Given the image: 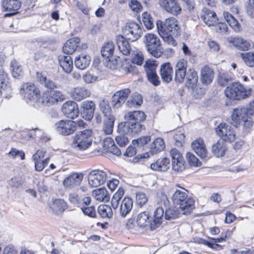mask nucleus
Returning <instances> with one entry per match:
<instances>
[{
    "label": "nucleus",
    "instance_id": "nucleus-1",
    "mask_svg": "<svg viewBox=\"0 0 254 254\" xmlns=\"http://www.w3.org/2000/svg\"><path fill=\"white\" fill-rule=\"evenodd\" d=\"M158 196L161 199L160 201H158V203L160 204L161 206L156 209L154 214V218L152 222H151V218L148 212H142L138 215L136 219V223L140 227H145L150 224L151 229L154 230L162 223V219L164 212L162 205H167L169 201L167 196L165 194L161 193L158 194Z\"/></svg>",
    "mask_w": 254,
    "mask_h": 254
},
{
    "label": "nucleus",
    "instance_id": "nucleus-2",
    "mask_svg": "<svg viewBox=\"0 0 254 254\" xmlns=\"http://www.w3.org/2000/svg\"><path fill=\"white\" fill-rule=\"evenodd\" d=\"M146 117V115L142 111L129 112L125 116L127 121L119 124L118 130L125 133H138L144 127L141 123L145 120Z\"/></svg>",
    "mask_w": 254,
    "mask_h": 254
},
{
    "label": "nucleus",
    "instance_id": "nucleus-3",
    "mask_svg": "<svg viewBox=\"0 0 254 254\" xmlns=\"http://www.w3.org/2000/svg\"><path fill=\"white\" fill-rule=\"evenodd\" d=\"M188 191L183 189V190H177L172 196L174 203H180V210L184 214L190 213L193 209L194 200L191 198H188Z\"/></svg>",
    "mask_w": 254,
    "mask_h": 254
},
{
    "label": "nucleus",
    "instance_id": "nucleus-4",
    "mask_svg": "<svg viewBox=\"0 0 254 254\" xmlns=\"http://www.w3.org/2000/svg\"><path fill=\"white\" fill-rule=\"evenodd\" d=\"M91 135L92 130L91 129H85L77 132L72 137V147L80 151L87 149L92 144Z\"/></svg>",
    "mask_w": 254,
    "mask_h": 254
},
{
    "label": "nucleus",
    "instance_id": "nucleus-5",
    "mask_svg": "<svg viewBox=\"0 0 254 254\" xmlns=\"http://www.w3.org/2000/svg\"><path fill=\"white\" fill-rule=\"evenodd\" d=\"M225 96L232 100H241L246 98L251 94V89L244 87L239 83H232L225 89Z\"/></svg>",
    "mask_w": 254,
    "mask_h": 254
},
{
    "label": "nucleus",
    "instance_id": "nucleus-6",
    "mask_svg": "<svg viewBox=\"0 0 254 254\" xmlns=\"http://www.w3.org/2000/svg\"><path fill=\"white\" fill-rule=\"evenodd\" d=\"M254 113V101L251 102L248 107H241L234 109L231 115V124L238 127L247 117Z\"/></svg>",
    "mask_w": 254,
    "mask_h": 254
},
{
    "label": "nucleus",
    "instance_id": "nucleus-7",
    "mask_svg": "<svg viewBox=\"0 0 254 254\" xmlns=\"http://www.w3.org/2000/svg\"><path fill=\"white\" fill-rule=\"evenodd\" d=\"M144 43L147 51L152 56L159 58L162 55L163 50L161 42L156 35L146 34L144 36Z\"/></svg>",
    "mask_w": 254,
    "mask_h": 254
},
{
    "label": "nucleus",
    "instance_id": "nucleus-8",
    "mask_svg": "<svg viewBox=\"0 0 254 254\" xmlns=\"http://www.w3.org/2000/svg\"><path fill=\"white\" fill-rule=\"evenodd\" d=\"M123 36L131 42L139 39L143 34L140 26L135 22L127 23L123 28Z\"/></svg>",
    "mask_w": 254,
    "mask_h": 254
},
{
    "label": "nucleus",
    "instance_id": "nucleus-9",
    "mask_svg": "<svg viewBox=\"0 0 254 254\" xmlns=\"http://www.w3.org/2000/svg\"><path fill=\"white\" fill-rule=\"evenodd\" d=\"M158 32H163L172 33L173 35H178L180 27L177 20L174 17H169L164 22L161 21L156 22Z\"/></svg>",
    "mask_w": 254,
    "mask_h": 254
},
{
    "label": "nucleus",
    "instance_id": "nucleus-10",
    "mask_svg": "<svg viewBox=\"0 0 254 254\" xmlns=\"http://www.w3.org/2000/svg\"><path fill=\"white\" fill-rule=\"evenodd\" d=\"M55 129L62 135H69L76 131V124L70 120H61L55 124Z\"/></svg>",
    "mask_w": 254,
    "mask_h": 254
},
{
    "label": "nucleus",
    "instance_id": "nucleus-11",
    "mask_svg": "<svg viewBox=\"0 0 254 254\" xmlns=\"http://www.w3.org/2000/svg\"><path fill=\"white\" fill-rule=\"evenodd\" d=\"M217 135L223 141L233 142L236 138V132L234 128L225 123L219 124L215 129Z\"/></svg>",
    "mask_w": 254,
    "mask_h": 254
},
{
    "label": "nucleus",
    "instance_id": "nucleus-12",
    "mask_svg": "<svg viewBox=\"0 0 254 254\" xmlns=\"http://www.w3.org/2000/svg\"><path fill=\"white\" fill-rule=\"evenodd\" d=\"M84 174L82 173L72 172L63 180V185L65 189H74L80 186Z\"/></svg>",
    "mask_w": 254,
    "mask_h": 254
},
{
    "label": "nucleus",
    "instance_id": "nucleus-13",
    "mask_svg": "<svg viewBox=\"0 0 254 254\" xmlns=\"http://www.w3.org/2000/svg\"><path fill=\"white\" fill-rule=\"evenodd\" d=\"M64 99V95L59 90H51L44 93L42 97V103L47 106L55 104Z\"/></svg>",
    "mask_w": 254,
    "mask_h": 254
},
{
    "label": "nucleus",
    "instance_id": "nucleus-14",
    "mask_svg": "<svg viewBox=\"0 0 254 254\" xmlns=\"http://www.w3.org/2000/svg\"><path fill=\"white\" fill-rule=\"evenodd\" d=\"M88 179V184L90 187H97L106 182L107 174L102 170H93L89 173Z\"/></svg>",
    "mask_w": 254,
    "mask_h": 254
},
{
    "label": "nucleus",
    "instance_id": "nucleus-15",
    "mask_svg": "<svg viewBox=\"0 0 254 254\" xmlns=\"http://www.w3.org/2000/svg\"><path fill=\"white\" fill-rule=\"evenodd\" d=\"M130 92L129 88H125L116 92L112 98L113 106L115 108H118L123 105L130 94Z\"/></svg>",
    "mask_w": 254,
    "mask_h": 254
},
{
    "label": "nucleus",
    "instance_id": "nucleus-16",
    "mask_svg": "<svg viewBox=\"0 0 254 254\" xmlns=\"http://www.w3.org/2000/svg\"><path fill=\"white\" fill-rule=\"evenodd\" d=\"M63 114L67 118L74 119L79 114V110L77 104L72 101H68L64 103L62 109Z\"/></svg>",
    "mask_w": 254,
    "mask_h": 254
},
{
    "label": "nucleus",
    "instance_id": "nucleus-17",
    "mask_svg": "<svg viewBox=\"0 0 254 254\" xmlns=\"http://www.w3.org/2000/svg\"><path fill=\"white\" fill-rule=\"evenodd\" d=\"M20 7L21 3L18 0H4L2 3L3 10L8 12L4 15L5 16L17 14Z\"/></svg>",
    "mask_w": 254,
    "mask_h": 254
},
{
    "label": "nucleus",
    "instance_id": "nucleus-18",
    "mask_svg": "<svg viewBox=\"0 0 254 254\" xmlns=\"http://www.w3.org/2000/svg\"><path fill=\"white\" fill-rule=\"evenodd\" d=\"M187 62L184 59L179 60L175 66V80L177 82L184 81L187 72Z\"/></svg>",
    "mask_w": 254,
    "mask_h": 254
},
{
    "label": "nucleus",
    "instance_id": "nucleus-19",
    "mask_svg": "<svg viewBox=\"0 0 254 254\" xmlns=\"http://www.w3.org/2000/svg\"><path fill=\"white\" fill-rule=\"evenodd\" d=\"M159 4L160 6L173 15H177L181 11V8L176 0H159Z\"/></svg>",
    "mask_w": 254,
    "mask_h": 254
},
{
    "label": "nucleus",
    "instance_id": "nucleus-20",
    "mask_svg": "<svg viewBox=\"0 0 254 254\" xmlns=\"http://www.w3.org/2000/svg\"><path fill=\"white\" fill-rule=\"evenodd\" d=\"M21 90V94H23L25 98L30 100L38 98L40 96L39 90L33 84L24 83L22 85Z\"/></svg>",
    "mask_w": 254,
    "mask_h": 254
},
{
    "label": "nucleus",
    "instance_id": "nucleus-21",
    "mask_svg": "<svg viewBox=\"0 0 254 254\" xmlns=\"http://www.w3.org/2000/svg\"><path fill=\"white\" fill-rule=\"evenodd\" d=\"M228 41L237 49L243 51H248L253 47V45L250 42L242 37H231L229 39Z\"/></svg>",
    "mask_w": 254,
    "mask_h": 254
},
{
    "label": "nucleus",
    "instance_id": "nucleus-22",
    "mask_svg": "<svg viewBox=\"0 0 254 254\" xmlns=\"http://www.w3.org/2000/svg\"><path fill=\"white\" fill-rule=\"evenodd\" d=\"M69 93L74 100L80 101L89 97L90 91L85 87L78 86L71 89Z\"/></svg>",
    "mask_w": 254,
    "mask_h": 254
},
{
    "label": "nucleus",
    "instance_id": "nucleus-23",
    "mask_svg": "<svg viewBox=\"0 0 254 254\" xmlns=\"http://www.w3.org/2000/svg\"><path fill=\"white\" fill-rule=\"evenodd\" d=\"M191 147L194 151L201 158L205 159L207 157L208 152L202 139L198 138L192 142Z\"/></svg>",
    "mask_w": 254,
    "mask_h": 254
},
{
    "label": "nucleus",
    "instance_id": "nucleus-24",
    "mask_svg": "<svg viewBox=\"0 0 254 254\" xmlns=\"http://www.w3.org/2000/svg\"><path fill=\"white\" fill-rule=\"evenodd\" d=\"M161 78L164 82H170L173 77V67L169 63L162 64L160 70Z\"/></svg>",
    "mask_w": 254,
    "mask_h": 254
},
{
    "label": "nucleus",
    "instance_id": "nucleus-25",
    "mask_svg": "<svg viewBox=\"0 0 254 254\" xmlns=\"http://www.w3.org/2000/svg\"><path fill=\"white\" fill-rule=\"evenodd\" d=\"M123 36L119 35L117 38V44L120 52L124 55H130L132 50L128 42Z\"/></svg>",
    "mask_w": 254,
    "mask_h": 254
},
{
    "label": "nucleus",
    "instance_id": "nucleus-26",
    "mask_svg": "<svg viewBox=\"0 0 254 254\" xmlns=\"http://www.w3.org/2000/svg\"><path fill=\"white\" fill-rule=\"evenodd\" d=\"M82 114L87 120H91L93 117L95 105L93 101H85L82 103Z\"/></svg>",
    "mask_w": 254,
    "mask_h": 254
},
{
    "label": "nucleus",
    "instance_id": "nucleus-27",
    "mask_svg": "<svg viewBox=\"0 0 254 254\" xmlns=\"http://www.w3.org/2000/svg\"><path fill=\"white\" fill-rule=\"evenodd\" d=\"M214 78L213 70L208 66H203L200 72V80L202 84L208 85L211 83Z\"/></svg>",
    "mask_w": 254,
    "mask_h": 254
},
{
    "label": "nucleus",
    "instance_id": "nucleus-28",
    "mask_svg": "<svg viewBox=\"0 0 254 254\" xmlns=\"http://www.w3.org/2000/svg\"><path fill=\"white\" fill-rule=\"evenodd\" d=\"M103 147L107 152L115 155L119 156L121 154V151L115 145L114 141L111 137H107L104 140Z\"/></svg>",
    "mask_w": 254,
    "mask_h": 254
},
{
    "label": "nucleus",
    "instance_id": "nucleus-29",
    "mask_svg": "<svg viewBox=\"0 0 254 254\" xmlns=\"http://www.w3.org/2000/svg\"><path fill=\"white\" fill-rule=\"evenodd\" d=\"M80 39L78 37H74L67 40L63 47V52L68 55L73 53L78 46Z\"/></svg>",
    "mask_w": 254,
    "mask_h": 254
},
{
    "label": "nucleus",
    "instance_id": "nucleus-30",
    "mask_svg": "<svg viewBox=\"0 0 254 254\" xmlns=\"http://www.w3.org/2000/svg\"><path fill=\"white\" fill-rule=\"evenodd\" d=\"M170 160L166 157L159 159L150 165V168L154 171H166L169 168Z\"/></svg>",
    "mask_w": 254,
    "mask_h": 254
},
{
    "label": "nucleus",
    "instance_id": "nucleus-31",
    "mask_svg": "<svg viewBox=\"0 0 254 254\" xmlns=\"http://www.w3.org/2000/svg\"><path fill=\"white\" fill-rule=\"evenodd\" d=\"M68 207L67 203L63 199H55L53 201L51 206L54 213L60 214L64 212Z\"/></svg>",
    "mask_w": 254,
    "mask_h": 254
},
{
    "label": "nucleus",
    "instance_id": "nucleus-32",
    "mask_svg": "<svg viewBox=\"0 0 254 254\" xmlns=\"http://www.w3.org/2000/svg\"><path fill=\"white\" fill-rule=\"evenodd\" d=\"M132 199L129 197H125L122 201L120 206L119 210L121 216L126 217L132 209Z\"/></svg>",
    "mask_w": 254,
    "mask_h": 254
},
{
    "label": "nucleus",
    "instance_id": "nucleus-33",
    "mask_svg": "<svg viewBox=\"0 0 254 254\" xmlns=\"http://www.w3.org/2000/svg\"><path fill=\"white\" fill-rule=\"evenodd\" d=\"M59 62L60 66L66 73H70L73 68V61L70 56H61L59 57Z\"/></svg>",
    "mask_w": 254,
    "mask_h": 254
},
{
    "label": "nucleus",
    "instance_id": "nucleus-34",
    "mask_svg": "<svg viewBox=\"0 0 254 254\" xmlns=\"http://www.w3.org/2000/svg\"><path fill=\"white\" fill-rule=\"evenodd\" d=\"M186 85L192 89L195 87L198 81L196 71L193 68H190L186 72Z\"/></svg>",
    "mask_w": 254,
    "mask_h": 254
},
{
    "label": "nucleus",
    "instance_id": "nucleus-35",
    "mask_svg": "<svg viewBox=\"0 0 254 254\" xmlns=\"http://www.w3.org/2000/svg\"><path fill=\"white\" fill-rule=\"evenodd\" d=\"M90 61L91 58L89 56L82 54L75 59L74 63L77 68L83 70L89 66Z\"/></svg>",
    "mask_w": 254,
    "mask_h": 254
},
{
    "label": "nucleus",
    "instance_id": "nucleus-36",
    "mask_svg": "<svg viewBox=\"0 0 254 254\" xmlns=\"http://www.w3.org/2000/svg\"><path fill=\"white\" fill-rule=\"evenodd\" d=\"M92 196L99 201L107 202L110 200V195L104 188L94 190L92 191Z\"/></svg>",
    "mask_w": 254,
    "mask_h": 254
},
{
    "label": "nucleus",
    "instance_id": "nucleus-37",
    "mask_svg": "<svg viewBox=\"0 0 254 254\" xmlns=\"http://www.w3.org/2000/svg\"><path fill=\"white\" fill-rule=\"evenodd\" d=\"M142 102L143 99L141 95L137 93H133L128 99L126 104L127 107L132 108L140 106Z\"/></svg>",
    "mask_w": 254,
    "mask_h": 254
},
{
    "label": "nucleus",
    "instance_id": "nucleus-38",
    "mask_svg": "<svg viewBox=\"0 0 254 254\" xmlns=\"http://www.w3.org/2000/svg\"><path fill=\"white\" fill-rule=\"evenodd\" d=\"M37 77L38 80L45 87L48 89L53 90V89L57 88V84L52 80L48 79L47 77L42 73H37Z\"/></svg>",
    "mask_w": 254,
    "mask_h": 254
},
{
    "label": "nucleus",
    "instance_id": "nucleus-39",
    "mask_svg": "<svg viewBox=\"0 0 254 254\" xmlns=\"http://www.w3.org/2000/svg\"><path fill=\"white\" fill-rule=\"evenodd\" d=\"M212 151L217 157H222L226 151V147L223 140H218L212 146Z\"/></svg>",
    "mask_w": 254,
    "mask_h": 254
},
{
    "label": "nucleus",
    "instance_id": "nucleus-40",
    "mask_svg": "<svg viewBox=\"0 0 254 254\" xmlns=\"http://www.w3.org/2000/svg\"><path fill=\"white\" fill-rule=\"evenodd\" d=\"M165 147V142L161 138H156L151 144L150 146V152L152 154H156L162 150Z\"/></svg>",
    "mask_w": 254,
    "mask_h": 254
},
{
    "label": "nucleus",
    "instance_id": "nucleus-41",
    "mask_svg": "<svg viewBox=\"0 0 254 254\" xmlns=\"http://www.w3.org/2000/svg\"><path fill=\"white\" fill-rule=\"evenodd\" d=\"M114 123V117L106 118L103 122L102 131L106 134H111L113 131Z\"/></svg>",
    "mask_w": 254,
    "mask_h": 254
},
{
    "label": "nucleus",
    "instance_id": "nucleus-42",
    "mask_svg": "<svg viewBox=\"0 0 254 254\" xmlns=\"http://www.w3.org/2000/svg\"><path fill=\"white\" fill-rule=\"evenodd\" d=\"M11 74L14 78H19L23 75L21 66L15 60H12L10 64Z\"/></svg>",
    "mask_w": 254,
    "mask_h": 254
},
{
    "label": "nucleus",
    "instance_id": "nucleus-43",
    "mask_svg": "<svg viewBox=\"0 0 254 254\" xmlns=\"http://www.w3.org/2000/svg\"><path fill=\"white\" fill-rule=\"evenodd\" d=\"M99 214L102 218H111L113 216L112 207L108 205H100L98 208Z\"/></svg>",
    "mask_w": 254,
    "mask_h": 254
},
{
    "label": "nucleus",
    "instance_id": "nucleus-44",
    "mask_svg": "<svg viewBox=\"0 0 254 254\" xmlns=\"http://www.w3.org/2000/svg\"><path fill=\"white\" fill-rule=\"evenodd\" d=\"M125 193L123 188H120L118 191L114 194L111 199V205L114 210L118 207L119 201Z\"/></svg>",
    "mask_w": 254,
    "mask_h": 254
},
{
    "label": "nucleus",
    "instance_id": "nucleus-45",
    "mask_svg": "<svg viewBox=\"0 0 254 254\" xmlns=\"http://www.w3.org/2000/svg\"><path fill=\"white\" fill-rule=\"evenodd\" d=\"M114 48V44L113 42H108L105 44L101 51L102 56L106 58L112 57Z\"/></svg>",
    "mask_w": 254,
    "mask_h": 254
},
{
    "label": "nucleus",
    "instance_id": "nucleus-46",
    "mask_svg": "<svg viewBox=\"0 0 254 254\" xmlns=\"http://www.w3.org/2000/svg\"><path fill=\"white\" fill-rule=\"evenodd\" d=\"M181 214H184L180 210V207L170 208L166 210L164 217L166 220H171L179 217Z\"/></svg>",
    "mask_w": 254,
    "mask_h": 254
},
{
    "label": "nucleus",
    "instance_id": "nucleus-47",
    "mask_svg": "<svg viewBox=\"0 0 254 254\" xmlns=\"http://www.w3.org/2000/svg\"><path fill=\"white\" fill-rule=\"evenodd\" d=\"M99 107L100 110L106 118L114 117L112 115V111L108 101L102 100L101 101Z\"/></svg>",
    "mask_w": 254,
    "mask_h": 254
},
{
    "label": "nucleus",
    "instance_id": "nucleus-48",
    "mask_svg": "<svg viewBox=\"0 0 254 254\" xmlns=\"http://www.w3.org/2000/svg\"><path fill=\"white\" fill-rule=\"evenodd\" d=\"M132 63L139 65L142 64L144 60V56L141 51L135 49L132 51L130 55Z\"/></svg>",
    "mask_w": 254,
    "mask_h": 254
},
{
    "label": "nucleus",
    "instance_id": "nucleus-49",
    "mask_svg": "<svg viewBox=\"0 0 254 254\" xmlns=\"http://www.w3.org/2000/svg\"><path fill=\"white\" fill-rule=\"evenodd\" d=\"M241 57L246 65L250 67H254V52L242 53Z\"/></svg>",
    "mask_w": 254,
    "mask_h": 254
},
{
    "label": "nucleus",
    "instance_id": "nucleus-50",
    "mask_svg": "<svg viewBox=\"0 0 254 254\" xmlns=\"http://www.w3.org/2000/svg\"><path fill=\"white\" fill-rule=\"evenodd\" d=\"M159 34L163 39V41L173 47H175L177 43L175 39L172 37V33L163 32H158Z\"/></svg>",
    "mask_w": 254,
    "mask_h": 254
},
{
    "label": "nucleus",
    "instance_id": "nucleus-51",
    "mask_svg": "<svg viewBox=\"0 0 254 254\" xmlns=\"http://www.w3.org/2000/svg\"><path fill=\"white\" fill-rule=\"evenodd\" d=\"M225 21L236 31L239 32L241 25L235 17H224Z\"/></svg>",
    "mask_w": 254,
    "mask_h": 254
},
{
    "label": "nucleus",
    "instance_id": "nucleus-52",
    "mask_svg": "<svg viewBox=\"0 0 254 254\" xmlns=\"http://www.w3.org/2000/svg\"><path fill=\"white\" fill-rule=\"evenodd\" d=\"M158 65V63L156 61L151 59L147 60L144 65L146 73L156 72V69Z\"/></svg>",
    "mask_w": 254,
    "mask_h": 254
},
{
    "label": "nucleus",
    "instance_id": "nucleus-53",
    "mask_svg": "<svg viewBox=\"0 0 254 254\" xmlns=\"http://www.w3.org/2000/svg\"><path fill=\"white\" fill-rule=\"evenodd\" d=\"M8 77L7 74L2 69H0V89L2 91L5 90L8 84Z\"/></svg>",
    "mask_w": 254,
    "mask_h": 254
},
{
    "label": "nucleus",
    "instance_id": "nucleus-54",
    "mask_svg": "<svg viewBox=\"0 0 254 254\" xmlns=\"http://www.w3.org/2000/svg\"><path fill=\"white\" fill-rule=\"evenodd\" d=\"M122 69L126 73L134 74L137 72L136 67L127 61L123 62Z\"/></svg>",
    "mask_w": 254,
    "mask_h": 254
},
{
    "label": "nucleus",
    "instance_id": "nucleus-55",
    "mask_svg": "<svg viewBox=\"0 0 254 254\" xmlns=\"http://www.w3.org/2000/svg\"><path fill=\"white\" fill-rule=\"evenodd\" d=\"M186 158L189 164L191 166L198 167L201 165V162L192 153L188 152L186 154Z\"/></svg>",
    "mask_w": 254,
    "mask_h": 254
},
{
    "label": "nucleus",
    "instance_id": "nucleus-56",
    "mask_svg": "<svg viewBox=\"0 0 254 254\" xmlns=\"http://www.w3.org/2000/svg\"><path fill=\"white\" fill-rule=\"evenodd\" d=\"M117 131L120 134L119 135H117L115 137L117 143L120 147L125 146L129 142L127 137L125 135L126 133L119 132L118 130Z\"/></svg>",
    "mask_w": 254,
    "mask_h": 254
},
{
    "label": "nucleus",
    "instance_id": "nucleus-57",
    "mask_svg": "<svg viewBox=\"0 0 254 254\" xmlns=\"http://www.w3.org/2000/svg\"><path fill=\"white\" fill-rule=\"evenodd\" d=\"M8 157L10 158L15 159L16 157H20L22 160L25 159V153L22 150H19L14 148H11L10 151L7 154Z\"/></svg>",
    "mask_w": 254,
    "mask_h": 254
},
{
    "label": "nucleus",
    "instance_id": "nucleus-58",
    "mask_svg": "<svg viewBox=\"0 0 254 254\" xmlns=\"http://www.w3.org/2000/svg\"><path fill=\"white\" fill-rule=\"evenodd\" d=\"M150 140L151 137L150 136H145L133 140L132 141V143L133 145H136L138 147H141L146 144Z\"/></svg>",
    "mask_w": 254,
    "mask_h": 254
},
{
    "label": "nucleus",
    "instance_id": "nucleus-59",
    "mask_svg": "<svg viewBox=\"0 0 254 254\" xmlns=\"http://www.w3.org/2000/svg\"><path fill=\"white\" fill-rule=\"evenodd\" d=\"M184 158L172 162V169L176 172H182L185 169Z\"/></svg>",
    "mask_w": 254,
    "mask_h": 254
},
{
    "label": "nucleus",
    "instance_id": "nucleus-60",
    "mask_svg": "<svg viewBox=\"0 0 254 254\" xmlns=\"http://www.w3.org/2000/svg\"><path fill=\"white\" fill-rule=\"evenodd\" d=\"M148 81L155 86H158L160 83L159 77L156 72L146 73Z\"/></svg>",
    "mask_w": 254,
    "mask_h": 254
},
{
    "label": "nucleus",
    "instance_id": "nucleus-61",
    "mask_svg": "<svg viewBox=\"0 0 254 254\" xmlns=\"http://www.w3.org/2000/svg\"><path fill=\"white\" fill-rule=\"evenodd\" d=\"M212 240L213 241H214L213 240V239ZM195 242H197V243H200V244H204L205 245H206L208 247H209V248H212L213 249H214V250H218L219 249L221 248V246H220L218 244H217L216 243L215 241H214L215 243H212V242H208L206 240H204L203 239L198 238V239H196L195 240Z\"/></svg>",
    "mask_w": 254,
    "mask_h": 254
},
{
    "label": "nucleus",
    "instance_id": "nucleus-62",
    "mask_svg": "<svg viewBox=\"0 0 254 254\" xmlns=\"http://www.w3.org/2000/svg\"><path fill=\"white\" fill-rule=\"evenodd\" d=\"M128 5L131 10L136 13L139 12L142 9L141 3L137 0H129Z\"/></svg>",
    "mask_w": 254,
    "mask_h": 254
},
{
    "label": "nucleus",
    "instance_id": "nucleus-63",
    "mask_svg": "<svg viewBox=\"0 0 254 254\" xmlns=\"http://www.w3.org/2000/svg\"><path fill=\"white\" fill-rule=\"evenodd\" d=\"M137 203L140 206L145 204L148 201V198L146 194L142 192H138L136 194Z\"/></svg>",
    "mask_w": 254,
    "mask_h": 254
},
{
    "label": "nucleus",
    "instance_id": "nucleus-64",
    "mask_svg": "<svg viewBox=\"0 0 254 254\" xmlns=\"http://www.w3.org/2000/svg\"><path fill=\"white\" fill-rule=\"evenodd\" d=\"M245 7L248 15H254V0H247L245 3Z\"/></svg>",
    "mask_w": 254,
    "mask_h": 254
}]
</instances>
